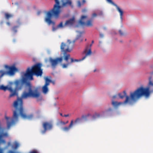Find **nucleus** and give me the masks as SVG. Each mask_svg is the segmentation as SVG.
<instances>
[{
    "instance_id": "obj_1",
    "label": "nucleus",
    "mask_w": 153,
    "mask_h": 153,
    "mask_svg": "<svg viewBox=\"0 0 153 153\" xmlns=\"http://www.w3.org/2000/svg\"><path fill=\"white\" fill-rule=\"evenodd\" d=\"M22 83L25 84L26 86L29 87L28 92L24 91L21 95V98L18 97L13 104V106L15 110L13 111V117L11 119V121H9L10 118L5 116V118L7 120V127L9 129L11 126L15 123L18 119L19 114L21 117L24 119L28 120H31L33 116L32 114L27 115L25 112L23 108V103L22 99H26L28 97H31L33 98H38L40 97V94L38 91V88H35L32 90L31 88V85L29 81L26 80V79L22 78Z\"/></svg>"
},
{
    "instance_id": "obj_2",
    "label": "nucleus",
    "mask_w": 153,
    "mask_h": 153,
    "mask_svg": "<svg viewBox=\"0 0 153 153\" xmlns=\"http://www.w3.org/2000/svg\"><path fill=\"white\" fill-rule=\"evenodd\" d=\"M151 91L149 87L144 88L140 87L134 91L130 93V96L127 95L126 91H124L122 93L118 94L120 97L123 99L125 97L126 99L123 102L124 103H128L132 105L135 102L142 96H144L148 97L150 96Z\"/></svg>"
},
{
    "instance_id": "obj_3",
    "label": "nucleus",
    "mask_w": 153,
    "mask_h": 153,
    "mask_svg": "<svg viewBox=\"0 0 153 153\" xmlns=\"http://www.w3.org/2000/svg\"><path fill=\"white\" fill-rule=\"evenodd\" d=\"M55 4L51 10L48 11L46 13L45 18V21L48 25L52 24L54 25L55 23L51 20L52 17L53 16L55 18H58L61 12L60 9L63 7L67 6L68 5L71 6L72 2L70 0H61V5H59V0H54Z\"/></svg>"
},
{
    "instance_id": "obj_4",
    "label": "nucleus",
    "mask_w": 153,
    "mask_h": 153,
    "mask_svg": "<svg viewBox=\"0 0 153 153\" xmlns=\"http://www.w3.org/2000/svg\"><path fill=\"white\" fill-rule=\"evenodd\" d=\"M9 87L4 86L3 85H0V90L5 91L8 90L10 94L9 97L11 98L15 96H18V91L21 90L23 88V84L19 80H16L13 82H11Z\"/></svg>"
},
{
    "instance_id": "obj_5",
    "label": "nucleus",
    "mask_w": 153,
    "mask_h": 153,
    "mask_svg": "<svg viewBox=\"0 0 153 153\" xmlns=\"http://www.w3.org/2000/svg\"><path fill=\"white\" fill-rule=\"evenodd\" d=\"M42 66L41 63H38L32 66L31 69L28 68L22 78L26 79V80L27 79L31 80L33 79V75L37 77L41 76L43 74V69L41 68Z\"/></svg>"
},
{
    "instance_id": "obj_6",
    "label": "nucleus",
    "mask_w": 153,
    "mask_h": 153,
    "mask_svg": "<svg viewBox=\"0 0 153 153\" xmlns=\"http://www.w3.org/2000/svg\"><path fill=\"white\" fill-rule=\"evenodd\" d=\"M75 41L74 40L71 42L70 40H68L66 43L62 42L60 46L61 51L64 53L70 52L74 46Z\"/></svg>"
},
{
    "instance_id": "obj_7",
    "label": "nucleus",
    "mask_w": 153,
    "mask_h": 153,
    "mask_svg": "<svg viewBox=\"0 0 153 153\" xmlns=\"http://www.w3.org/2000/svg\"><path fill=\"white\" fill-rule=\"evenodd\" d=\"M62 58L63 59L65 60L67 63L61 64L62 67L63 68H67L71 63L75 62H78L79 60L77 59H74L73 58H71L70 55L69 54L67 53H63V56Z\"/></svg>"
},
{
    "instance_id": "obj_8",
    "label": "nucleus",
    "mask_w": 153,
    "mask_h": 153,
    "mask_svg": "<svg viewBox=\"0 0 153 153\" xmlns=\"http://www.w3.org/2000/svg\"><path fill=\"white\" fill-rule=\"evenodd\" d=\"M5 68L8 71L5 72L3 71H0V73H1L0 76V78L2 77L4 74H6L10 75H12L14 74L15 71L17 70V68L14 66H9L6 65Z\"/></svg>"
},
{
    "instance_id": "obj_9",
    "label": "nucleus",
    "mask_w": 153,
    "mask_h": 153,
    "mask_svg": "<svg viewBox=\"0 0 153 153\" xmlns=\"http://www.w3.org/2000/svg\"><path fill=\"white\" fill-rule=\"evenodd\" d=\"M63 60L62 57H57L55 59L49 58V61L53 68H55L59 63H61Z\"/></svg>"
},
{
    "instance_id": "obj_10",
    "label": "nucleus",
    "mask_w": 153,
    "mask_h": 153,
    "mask_svg": "<svg viewBox=\"0 0 153 153\" xmlns=\"http://www.w3.org/2000/svg\"><path fill=\"white\" fill-rule=\"evenodd\" d=\"M4 130V128H2L0 124V143H5V141L2 139V138L4 137H7L8 136L7 132H3ZM0 153H2V150L1 149H0Z\"/></svg>"
},
{
    "instance_id": "obj_11",
    "label": "nucleus",
    "mask_w": 153,
    "mask_h": 153,
    "mask_svg": "<svg viewBox=\"0 0 153 153\" xmlns=\"http://www.w3.org/2000/svg\"><path fill=\"white\" fill-rule=\"evenodd\" d=\"M87 18V16H82L79 21V23L82 26H86L87 27H92L93 26L92 20L90 19L88 20L86 23L82 21L84 19L86 18Z\"/></svg>"
},
{
    "instance_id": "obj_12",
    "label": "nucleus",
    "mask_w": 153,
    "mask_h": 153,
    "mask_svg": "<svg viewBox=\"0 0 153 153\" xmlns=\"http://www.w3.org/2000/svg\"><path fill=\"white\" fill-rule=\"evenodd\" d=\"M45 83L42 87V89L43 93L45 94H46L48 91V86L49 85L50 82H52V81L48 77H45Z\"/></svg>"
},
{
    "instance_id": "obj_13",
    "label": "nucleus",
    "mask_w": 153,
    "mask_h": 153,
    "mask_svg": "<svg viewBox=\"0 0 153 153\" xmlns=\"http://www.w3.org/2000/svg\"><path fill=\"white\" fill-rule=\"evenodd\" d=\"M43 127L44 130L42 131V134H44L48 130H51L52 128V124L51 123L48 122H45L43 123Z\"/></svg>"
},
{
    "instance_id": "obj_14",
    "label": "nucleus",
    "mask_w": 153,
    "mask_h": 153,
    "mask_svg": "<svg viewBox=\"0 0 153 153\" xmlns=\"http://www.w3.org/2000/svg\"><path fill=\"white\" fill-rule=\"evenodd\" d=\"M108 2L111 4L115 6L118 10L120 13V18L121 20L122 19V16L123 15V10L116 4H114L111 0H106Z\"/></svg>"
},
{
    "instance_id": "obj_15",
    "label": "nucleus",
    "mask_w": 153,
    "mask_h": 153,
    "mask_svg": "<svg viewBox=\"0 0 153 153\" xmlns=\"http://www.w3.org/2000/svg\"><path fill=\"white\" fill-rule=\"evenodd\" d=\"M88 46L86 47L85 49L83 52L84 53H85V56H84L82 59L79 60V61H80L83 60L87 56H90L92 52L91 51V48H90L89 49H88Z\"/></svg>"
},
{
    "instance_id": "obj_16",
    "label": "nucleus",
    "mask_w": 153,
    "mask_h": 153,
    "mask_svg": "<svg viewBox=\"0 0 153 153\" xmlns=\"http://www.w3.org/2000/svg\"><path fill=\"white\" fill-rule=\"evenodd\" d=\"M75 22V18L74 16L72 18L66 21L65 23V26H72L74 23Z\"/></svg>"
},
{
    "instance_id": "obj_17",
    "label": "nucleus",
    "mask_w": 153,
    "mask_h": 153,
    "mask_svg": "<svg viewBox=\"0 0 153 153\" xmlns=\"http://www.w3.org/2000/svg\"><path fill=\"white\" fill-rule=\"evenodd\" d=\"M74 121L71 120L68 126H65L62 128V130L65 132H67L70 130L71 128L72 127L74 124Z\"/></svg>"
},
{
    "instance_id": "obj_18",
    "label": "nucleus",
    "mask_w": 153,
    "mask_h": 153,
    "mask_svg": "<svg viewBox=\"0 0 153 153\" xmlns=\"http://www.w3.org/2000/svg\"><path fill=\"white\" fill-rule=\"evenodd\" d=\"M100 117V114L99 113H95L92 116V120H94L99 118Z\"/></svg>"
},
{
    "instance_id": "obj_19",
    "label": "nucleus",
    "mask_w": 153,
    "mask_h": 153,
    "mask_svg": "<svg viewBox=\"0 0 153 153\" xmlns=\"http://www.w3.org/2000/svg\"><path fill=\"white\" fill-rule=\"evenodd\" d=\"M122 102H117L113 101L112 103V105L115 107H117L118 105L122 104Z\"/></svg>"
},
{
    "instance_id": "obj_20",
    "label": "nucleus",
    "mask_w": 153,
    "mask_h": 153,
    "mask_svg": "<svg viewBox=\"0 0 153 153\" xmlns=\"http://www.w3.org/2000/svg\"><path fill=\"white\" fill-rule=\"evenodd\" d=\"M4 15L5 18L7 20H8L10 18L12 17L13 16L12 15L7 13H5Z\"/></svg>"
},
{
    "instance_id": "obj_21",
    "label": "nucleus",
    "mask_w": 153,
    "mask_h": 153,
    "mask_svg": "<svg viewBox=\"0 0 153 153\" xmlns=\"http://www.w3.org/2000/svg\"><path fill=\"white\" fill-rule=\"evenodd\" d=\"M19 26H15L12 28V30L14 33H16L17 31V29Z\"/></svg>"
},
{
    "instance_id": "obj_22",
    "label": "nucleus",
    "mask_w": 153,
    "mask_h": 153,
    "mask_svg": "<svg viewBox=\"0 0 153 153\" xmlns=\"http://www.w3.org/2000/svg\"><path fill=\"white\" fill-rule=\"evenodd\" d=\"M91 116V115L90 114H88L85 115H83L82 116V118L84 119L85 120H87V118Z\"/></svg>"
},
{
    "instance_id": "obj_23",
    "label": "nucleus",
    "mask_w": 153,
    "mask_h": 153,
    "mask_svg": "<svg viewBox=\"0 0 153 153\" xmlns=\"http://www.w3.org/2000/svg\"><path fill=\"white\" fill-rule=\"evenodd\" d=\"M65 26H65V24L63 25L62 22H61L60 24L57 26V28H63Z\"/></svg>"
},
{
    "instance_id": "obj_24",
    "label": "nucleus",
    "mask_w": 153,
    "mask_h": 153,
    "mask_svg": "<svg viewBox=\"0 0 153 153\" xmlns=\"http://www.w3.org/2000/svg\"><path fill=\"white\" fill-rule=\"evenodd\" d=\"M82 120V119L79 118H77L75 120L74 123L77 124L80 123Z\"/></svg>"
},
{
    "instance_id": "obj_25",
    "label": "nucleus",
    "mask_w": 153,
    "mask_h": 153,
    "mask_svg": "<svg viewBox=\"0 0 153 153\" xmlns=\"http://www.w3.org/2000/svg\"><path fill=\"white\" fill-rule=\"evenodd\" d=\"M19 146V144L16 142H15L13 144V148L16 149Z\"/></svg>"
},
{
    "instance_id": "obj_26",
    "label": "nucleus",
    "mask_w": 153,
    "mask_h": 153,
    "mask_svg": "<svg viewBox=\"0 0 153 153\" xmlns=\"http://www.w3.org/2000/svg\"><path fill=\"white\" fill-rule=\"evenodd\" d=\"M152 79V77H149V85H151L153 86V82H152V81L151 80Z\"/></svg>"
},
{
    "instance_id": "obj_27",
    "label": "nucleus",
    "mask_w": 153,
    "mask_h": 153,
    "mask_svg": "<svg viewBox=\"0 0 153 153\" xmlns=\"http://www.w3.org/2000/svg\"><path fill=\"white\" fill-rule=\"evenodd\" d=\"M59 123L60 125H65V122L63 121H61L59 122Z\"/></svg>"
},
{
    "instance_id": "obj_28",
    "label": "nucleus",
    "mask_w": 153,
    "mask_h": 153,
    "mask_svg": "<svg viewBox=\"0 0 153 153\" xmlns=\"http://www.w3.org/2000/svg\"><path fill=\"white\" fill-rule=\"evenodd\" d=\"M119 33L121 36H122L124 35V33L121 30H119Z\"/></svg>"
},
{
    "instance_id": "obj_29",
    "label": "nucleus",
    "mask_w": 153,
    "mask_h": 153,
    "mask_svg": "<svg viewBox=\"0 0 153 153\" xmlns=\"http://www.w3.org/2000/svg\"><path fill=\"white\" fill-rule=\"evenodd\" d=\"M29 153H38V152L36 150H33L31 151Z\"/></svg>"
},
{
    "instance_id": "obj_30",
    "label": "nucleus",
    "mask_w": 153,
    "mask_h": 153,
    "mask_svg": "<svg viewBox=\"0 0 153 153\" xmlns=\"http://www.w3.org/2000/svg\"><path fill=\"white\" fill-rule=\"evenodd\" d=\"M112 111V108H109L108 109V110H107L106 111V112H107V113H108L109 112H111V111Z\"/></svg>"
},
{
    "instance_id": "obj_31",
    "label": "nucleus",
    "mask_w": 153,
    "mask_h": 153,
    "mask_svg": "<svg viewBox=\"0 0 153 153\" xmlns=\"http://www.w3.org/2000/svg\"><path fill=\"white\" fill-rule=\"evenodd\" d=\"M97 15L96 13H94L92 15V18H93L94 17H96L97 16Z\"/></svg>"
},
{
    "instance_id": "obj_32",
    "label": "nucleus",
    "mask_w": 153,
    "mask_h": 153,
    "mask_svg": "<svg viewBox=\"0 0 153 153\" xmlns=\"http://www.w3.org/2000/svg\"><path fill=\"white\" fill-rule=\"evenodd\" d=\"M98 15L100 16H102L103 15V13L101 11L98 13Z\"/></svg>"
},
{
    "instance_id": "obj_33",
    "label": "nucleus",
    "mask_w": 153,
    "mask_h": 153,
    "mask_svg": "<svg viewBox=\"0 0 153 153\" xmlns=\"http://www.w3.org/2000/svg\"><path fill=\"white\" fill-rule=\"evenodd\" d=\"M58 28H57V27H53V29H52V30L53 31H55V30H56L57 29H58Z\"/></svg>"
},
{
    "instance_id": "obj_34",
    "label": "nucleus",
    "mask_w": 153,
    "mask_h": 153,
    "mask_svg": "<svg viewBox=\"0 0 153 153\" xmlns=\"http://www.w3.org/2000/svg\"><path fill=\"white\" fill-rule=\"evenodd\" d=\"M71 116V114L70 115H69V114H65L63 115V117H68L69 116Z\"/></svg>"
},
{
    "instance_id": "obj_35",
    "label": "nucleus",
    "mask_w": 153,
    "mask_h": 153,
    "mask_svg": "<svg viewBox=\"0 0 153 153\" xmlns=\"http://www.w3.org/2000/svg\"><path fill=\"white\" fill-rule=\"evenodd\" d=\"M78 5L79 7H80L81 5V2L80 1H79L78 2Z\"/></svg>"
},
{
    "instance_id": "obj_36",
    "label": "nucleus",
    "mask_w": 153,
    "mask_h": 153,
    "mask_svg": "<svg viewBox=\"0 0 153 153\" xmlns=\"http://www.w3.org/2000/svg\"><path fill=\"white\" fill-rule=\"evenodd\" d=\"M6 24L8 26H10V23L9 22H7Z\"/></svg>"
},
{
    "instance_id": "obj_37",
    "label": "nucleus",
    "mask_w": 153,
    "mask_h": 153,
    "mask_svg": "<svg viewBox=\"0 0 153 153\" xmlns=\"http://www.w3.org/2000/svg\"><path fill=\"white\" fill-rule=\"evenodd\" d=\"M100 36L101 38L103 37V35L102 34H100Z\"/></svg>"
},
{
    "instance_id": "obj_38",
    "label": "nucleus",
    "mask_w": 153,
    "mask_h": 153,
    "mask_svg": "<svg viewBox=\"0 0 153 153\" xmlns=\"http://www.w3.org/2000/svg\"><path fill=\"white\" fill-rule=\"evenodd\" d=\"M85 2V0H83L82 1V4H84Z\"/></svg>"
},
{
    "instance_id": "obj_39",
    "label": "nucleus",
    "mask_w": 153,
    "mask_h": 153,
    "mask_svg": "<svg viewBox=\"0 0 153 153\" xmlns=\"http://www.w3.org/2000/svg\"><path fill=\"white\" fill-rule=\"evenodd\" d=\"M68 121H67L66 122H65V124H67L68 123Z\"/></svg>"
},
{
    "instance_id": "obj_40",
    "label": "nucleus",
    "mask_w": 153,
    "mask_h": 153,
    "mask_svg": "<svg viewBox=\"0 0 153 153\" xmlns=\"http://www.w3.org/2000/svg\"><path fill=\"white\" fill-rule=\"evenodd\" d=\"M60 115L61 116H62V117H63V115L62 114V113H60Z\"/></svg>"
},
{
    "instance_id": "obj_41",
    "label": "nucleus",
    "mask_w": 153,
    "mask_h": 153,
    "mask_svg": "<svg viewBox=\"0 0 153 153\" xmlns=\"http://www.w3.org/2000/svg\"><path fill=\"white\" fill-rule=\"evenodd\" d=\"M116 97V96H114L113 97V98H114Z\"/></svg>"
},
{
    "instance_id": "obj_42",
    "label": "nucleus",
    "mask_w": 153,
    "mask_h": 153,
    "mask_svg": "<svg viewBox=\"0 0 153 153\" xmlns=\"http://www.w3.org/2000/svg\"><path fill=\"white\" fill-rule=\"evenodd\" d=\"M91 45H92L91 44L90 45V47H91Z\"/></svg>"
},
{
    "instance_id": "obj_43",
    "label": "nucleus",
    "mask_w": 153,
    "mask_h": 153,
    "mask_svg": "<svg viewBox=\"0 0 153 153\" xmlns=\"http://www.w3.org/2000/svg\"><path fill=\"white\" fill-rule=\"evenodd\" d=\"M94 43V41H92V43Z\"/></svg>"
},
{
    "instance_id": "obj_44",
    "label": "nucleus",
    "mask_w": 153,
    "mask_h": 153,
    "mask_svg": "<svg viewBox=\"0 0 153 153\" xmlns=\"http://www.w3.org/2000/svg\"><path fill=\"white\" fill-rule=\"evenodd\" d=\"M39 13H39V12H38V15H39Z\"/></svg>"
},
{
    "instance_id": "obj_45",
    "label": "nucleus",
    "mask_w": 153,
    "mask_h": 153,
    "mask_svg": "<svg viewBox=\"0 0 153 153\" xmlns=\"http://www.w3.org/2000/svg\"><path fill=\"white\" fill-rule=\"evenodd\" d=\"M96 71V70H94V72H95V71Z\"/></svg>"
},
{
    "instance_id": "obj_46",
    "label": "nucleus",
    "mask_w": 153,
    "mask_h": 153,
    "mask_svg": "<svg viewBox=\"0 0 153 153\" xmlns=\"http://www.w3.org/2000/svg\"><path fill=\"white\" fill-rule=\"evenodd\" d=\"M120 42H122V41H120Z\"/></svg>"
}]
</instances>
